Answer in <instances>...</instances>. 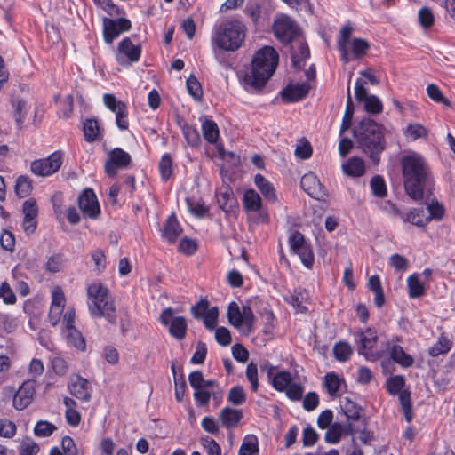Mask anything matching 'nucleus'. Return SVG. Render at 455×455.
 I'll list each match as a JSON object with an SVG mask.
<instances>
[{
    "label": "nucleus",
    "mask_w": 455,
    "mask_h": 455,
    "mask_svg": "<svg viewBox=\"0 0 455 455\" xmlns=\"http://www.w3.org/2000/svg\"><path fill=\"white\" fill-rule=\"evenodd\" d=\"M402 178L406 194L413 200H421L432 182L428 163L419 154L410 152L400 160Z\"/></svg>",
    "instance_id": "f257e3e1"
},
{
    "label": "nucleus",
    "mask_w": 455,
    "mask_h": 455,
    "mask_svg": "<svg viewBox=\"0 0 455 455\" xmlns=\"http://www.w3.org/2000/svg\"><path fill=\"white\" fill-rule=\"evenodd\" d=\"M279 61L277 52L271 46H264L256 52L251 68L243 75L242 83L248 92L261 90L275 73Z\"/></svg>",
    "instance_id": "f03ea898"
},
{
    "label": "nucleus",
    "mask_w": 455,
    "mask_h": 455,
    "mask_svg": "<svg viewBox=\"0 0 455 455\" xmlns=\"http://www.w3.org/2000/svg\"><path fill=\"white\" fill-rule=\"evenodd\" d=\"M359 148L379 163V155L385 148L383 127L370 118H363L354 132Z\"/></svg>",
    "instance_id": "7ed1b4c3"
},
{
    "label": "nucleus",
    "mask_w": 455,
    "mask_h": 455,
    "mask_svg": "<svg viewBox=\"0 0 455 455\" xmlns=\"http://www.w3.org/2000/svg\"><path fill=\"white\" fill-rule=\"evenodd\" d=\"M88 309L93 317H104L108 323H116V309L108 288L100 282H93L87 287Z\"/></svg>",
    "instance_id": "20e7f679"
},
{
    "label": "nucleus",
    "mask_w": 455,
    "mask_h": 455,
    "mask_svg": "<svg viewBox=\"0 0 455 455\" xmlns=\"http://www.w3.org/2000/svg\"><path fill=\"white\" fill-rule=\"evenodd\" d=\"M244 36V25L238 20H230L215 28L212 42L220 50L234 52L242 45Z\"/></svg>",
    "instance_id": "39448f33"
},
{
    "label": "nucleus",
    "mask_w": 455,
    "mask_h": 455,
    "mask_svg": "<svg viewBox=\"0 0 455 455\" xmlns=\"http://www.w3.org/2000/svg\"><path fill=\"white\" fill-rule=\"evenodd\" d=\"M353 28L349 25L344 26L339 31L337 44L341 54V60L348 63L352 56L354 58L363 57L370 45L367 41L361 38L351 39Z\"/></svg>",
    "instance_id": "423d86ee"
},
{
    "label": "nucleus",
    "mask_w": 455,
    "mask_h": 455,
    "mask_svg": "<svg viewBox=\"0 0 455 455\" xmlns=\"http://www.w3.org/2000/svg\"><path fill=\"white\" fill-rule=\"evenodd\" d=\"M228 318L231 325L235 328L243 326L247 333L252 330L254 315L249 306H243L242 310L235 302H231L228 309Z\"/></svg>",
    "instance_id": "0eeeda50"
},
{
    "label": "nucleus",
    "mask_w": 455,
    "mask_h": 455,
    "mask_svg": "<svg viewBox=\"0 0 455 455\" xmlns=\"http://www.w3.org/2000/svg\"><path fill=\"white\" fill-rule=\"evenodd\" d=\"M275 37L283 44L291 43L299 34L295 21L287 15L279 16L273 24Z\"/></svg>",
    "instance_id": "6e6552de"
},
{
    "label": "nucleus",
    "mask_w": 455,
    "mask_h": 455,
    "mask_svg": "<svg viewBox=\"0 0 455 455\" xmlns=\"http://www.w3.org/2000/svg\"><path fill=\"white\" fill-rule=\"evenodd\" d=\"M160 323L167 326L169 333L178 340H182L187 333V321L183 316H174L172 307L165 308L160 317Z\"/></svg>",
    "instance_id": "1a4fd4ad"
},
{
    "label": "nucleus",
    "mask_w": 455,
    "mask_h": 455,
    "mask_svg": "<svg viewBox=\"0 0 455 455\" xmlns=\"http://www.w3.org/2000/svg\"><path fill=\"white\" fill-rule=\"evenodd\" d=\"M62 162V154L60 151H55L46 158L32 162L30 164V170L36 175L46 177L58 172Z\"/></svg>",
    "instance_id": "9d476101"
},
{
    "label": "nucleus",
    "mask_w": 455,
    "mask_h": 455,
    "mask_svg": "<svg viewBox=\"0 0 455 455\" xmlns=\"http://www.w3.org/2000/svg\"><path fill=\"white\" fill-rule=\"evenodd\" d=\"M141 55V47L134 44L130 37H124L116 52V60L122 66L137 62Z\"/></svg>",
    "instance_id": "9b49d317"
},
{
    "label": "nucleus",
    "mask_w": 455,
    "mask_h": 455,
    "mask_svg": "<svg viewBox=\"0 0 455 455\" xmlns=\"http://www.w3.org/2000/svg\"><path fill=\"white\" fill-rule=\"evenodd\" d=\"M132 28L131 21L125 18L119 19H103V36L108 44H111L121 33L129 31Z\"/></svg>",
    "instance_id": "f8f14e48"
},
{
    "label": "nucleus",
    "mask_w": 455,
    "mask_h": 455,
    "mask_svg": "<svg viewBox=\"0 0 455 455\" xmlns=\"http://www.w3.org/2000/svg\"><path fill=\"white\" fill-rule=\"evenodd\" d=\"M104 104L106 107L116 114V124L120 130H126L129 126L127 118L126 105L117 100L114 94L106 93L103 96Z\"/></svg>",
    "instance_id": "ddd939ff"
},
{
    "label": "nucleus",
    "mask_w": 455,
    "mask_h": 455,
    "mask_svg": "<svg viewBox=\"0 0 455 455\" xmlns=\"http://www.w3.org/2000/svg\"><path fill=\"white\" fill-rule=\"evenodd\" d=\"M130 155L120 148H116L108 153L105 163V171L110 177H115L118 168H124L131 163Z\"/></svg>",
    "instance_id": "4468645a"
},
{
    "label": "nucleus",
    "mask_w": 455,
    "mask_h": 455,
    "mask_svg": "<svg viewBox=\"0 0 455 455\" xmlns=\"http://www.w3.org/2000/svg\"><path fill=\"white\" fill-rule=\"evenodd\" d=\"M68 389L73 396L82 402H89L92 398V387L89 381L79 375L70 378Z\"/></svg>",
    "instance_id": "2eb2a0df"
},
{
    "label": "nucleus",
    "mask_w": 455,
    "mask_h": 455,
    "mask_svg": "<svg viewBox=\"0 0 455 455\" xmlns=\"http://www.w3.org/2000/svg\"><path fill=\"white\" fill-rule=\"evenodd\" d=\"M80 210L84 215L94 219L100 213V205L92 189L87 188L78 197Z\"/></svg>",
    "instance_id": "dca6fc26"
},
{
    "label": "nucleus",
    "mask_w": 455,
    "mask_h": 455,
    "mask_svg": "<svg viewBox=\"0 0 455 455\" xmlns=\"http://www.w3.org/2000/svg\"><path fill=\"white\" fill-rule=\"evenodd\" d=\"M309 88L307 83L289 84L282 91L281 96L285 102L299 101L307 95Z\"/></svg>",
    "instance_id": "f3484780"
},
{
    "label": "nucleus",
    "mask_w": 455,
    "mask_h": 455,
    "mask_svg": "<svg viewBox=\"0 0 455 455\" xmlns=\"http://www.w3.org/2000/svg\"><path fill=\"white\" fill-rule=\"evenodd\" d=\"M300 185L303 190L313 198L319 199L324 194L319 180L311 172L302 176Z\"/></svg>",
    "instance_id": "a211bd4d"
},
{
    "label": "nucleus",
    "mask_w": 455,
    "mask_h": 455,
    "mask_svg": "<svg viewBox=\"0 0 455 455\" xmlns=\"http://www.w3.org/2000/svg\"><path fill=\"white\" fill-rule=\"evenodd\" d=\"M395 212L404 222H410L418 227H424L429 222L430 217H427V212L422 208L413 209L407 213L399 211Z\"/></svg>",
    "instance_id": "6ab92c4d"
},
{
    "label": "nucleus",
    "mask_w": 455,
    "mask_h": 455,
    "mask_svg": "<svg viewBox=\"0 0 455 455\" xmlns=\"http://www.w3.org/2000/svg\"><path fill=\"white\" fill-rule=\"evenodd\" d=\"M243 416L241 410L225 407L220 411V419L225 427L234 428L239 425Z\"/></svg>",
    "instance_id": "aec40b11"
},
{
    "label": "nucleus",
    "mask_w": 455,
    "mask_h": 455,
    "mask_svg": "<svg viewBox=\"0 0 455 455\" xmlns=\"http://www.w3.org/2000/svg\"><path fill=\"white\" fill-rule=\"evenodd\" d=\"M182 228H180L174 214L171 215L164 227L162 236L169 243H174L180 235Z\"/></svg>",
    "instance_id": "412c9836"
},
{
    "label": "nucleus",
    "mask_w": 455,
    "mask_h": 455,
    "mask_svg": "<svg viewBox=\"0 0 455 455\" xmlns=\"http://www.w3.org/2000/svg\"><path fill=\"white\" fill-rule=\"evenodd\" d=\"M291 54L293 66L300 68L304 66L305 60L309 58L308 45L305 42L299 41L297 47L291 46Z\"/></svg>",
    "instance_id": "4be33fe9"
},
{
    "label": "nucleus",
    "mask_w": 455,
    "mask_h": 455,
    "mask_svg": "<svg viewBox=\"0 0 455 455\" xmlns=\"http://www.w3.org/2000/svg\"><path fill=\"white\" fill-rule=\"evenodd\" d=\"M254 182L267 200L272 203L277 201V196L273 184L270 183L264 176L261 174H256L254 177Z\"/></svg>",
    "instance_id": "5701e85b"
},
{
    "label": "nucleus",
    "mask_w": 455,
    "mask_h": 455,
    "mask_svg": "<svg viewBox=\"0 0 455 455\" xmlns=\"http://www.w3.org/2000/svg\"><path fill=\"white\" fill-rule=\"evenodd\" d=\"M378 339V336L375 331L368 329L365 331L359 333L360 347L358 352L361 355L367 356V350L371 349Z\"/></svg>",
    "instance_id": "b1692460"
},
{
    "label": "nucleus",
    "mask_w": 455,
    "mask_h": 455,
    "mask_svg": "<svg viewBox=\"0 0 455 455\" xmlns=\"http://www.w3.org/2000/svg\"><path fill=\"white\" fill-rule=\"evenodd\" d=\"M408 295L410 298H420L425 294L424 281L420 279V275L413 274L407 278Z\"/></svg>",
    "instance_id": "393cba45"
},
{
    "label": "nucleus",
    "mask_w": 455,
    "mask_h": 455,
    "mask_svg": "<svg viewBox=\"0 0 455 455\" xmlns=\"http://www.w3.org/2000/svg\"><path fill=\"white\" fill-rule=\"evenodd\" d=\"M390 357L402 367L408 368L414 363L411 355L405 353L401 346L394 345L389 350Z\"/></svg>",
    "instance_id": "a878e982"
},
{
    "label": "nucleus",
    "mask_w": 455,
    "mask_h": 455,
    "mask_svg": "<svg viewBox=\"0 0 455 455\" xmlns=\"http://www.w3.org/2000/svg\"><path fill=\"white\" fill-rule=\"evenodd\" d=\"M342 168L345 173L352 177H360L365 172L364 162L359 157H351Z\"/></svg>",
    "instance_id": "bb28decb"
},
{
    "label": "nucleus",
    "mask_w": 455,
    "mask_h": 455,
    "mask_svg": "<svg viewBox=\"0 0 455 455\" xmlns=\"http://www.w3.org/2000/svg\"><path fill=\"white\" fill-rule=\"evenodd\" d=\"M243 204L247 211L258 212L261 209L262 200L254 189H249L243 194Z\"/></svg>",
    "instance_id": "cd10ccee"
},
{
    "label": "nucleus",
    "mask_w": 455,
    "mask_h": 455,
    "mask_svg": "<svg viewBox=\"0 0 455 455\" xmlns=\"http://www.w3.org/2000/svg\"><path fill=\"white\" fill-rule=\"evenodd\" d=\"M404 387L405 378L402 375L390 377L386 382L387 392L392 395H398L399 398L403 393L409 392L408 390L404 389Z\"/></svg>",
    "instance_id": "c85d7f7f"
},
{
    "label": "nucleus",
    "mask_w": 455,
    "mask_h": 455,
    "mask_svg": "<svg viewBox=\"0 0 455 455\" xmlns=\"http://www.w3.org/2000/svg\"><path fill=\"white\" fill-rule=\"evenodd\" d=\"M452 347V341L450 340L446 336L441 335L437 342L429 347L428 354L433 357H436L440 355L447 354Z\"/></svg>",
    "instance_id": "c756f323"
},
{
    "label": "nucleus",
    "mask_w": 455,
    "mask_h": 455,
    "mask_svg": "<svg viewBox=\"0 0 455 455\" xmlns=\"http://www.w3.org/2000/svg\"><path fill=\"white\" fill-rule=\"evenodd\" d=\"M28 381H24L13 396V406L17 410H24L28 406Z\"/></svg>",
    "instance_id": "7c9ffc66"
},
{
    "label": "nucleus",
    "mask_w": 455,
    "mask_h": 455,
    "mask_svg": "<svg viewBox=\"0 0 455 455\" xmlns=\"http://www.w3.org/2000/svg\"><path fill=\"white\" fill-rule=\"evenodd\" d=\"M65 337L68 342L80 351H84L86 347L85 339L81 332L74 328L65 330Z\"/></svg>",
    "instance_id": "2f4dec72"
},
{
    "label": "nucleus",
    "mask_w": 455,
    "mask_h": 455,
    "mask_svg": "<svg viewBox=\"0 0 455 455\" xmlns=\"http://www.w3.org/2000/svg\"><path fill=\"white\" fill-rule=\"evenodd\" d=\"M258 439L253 435H246L239 450V455H258Z\"/></svg>",
    "instance_id": "473e14b6"
},
{
    "label": "nucleus",
    "mask_w": 455,
    "mask_h": 455,
    "mask_svg": "<svg viewBox=\"0 0 455 455\" xmlns=\"http://www.w3.org/2000/svg\"><path fill=\"white\" fill-rule=\"evenodd\" d=\"M188 211L197 218H203L209 209L202 199L188 197L186 199Z\"/></svg>",
    "instance_id": "72a5a7b5"
},
{
    "label": "nucleus",
    "mask_w": 455,
    "mask_h": 455,
    "mask_svg": "<svg viewBox=\"0 0 455 455\" xmlns=\"http://www.w3.org/2000/svg\"><path fill=\"white\" fill-rule=\"evenodd\" d=\"M202 130L205 140L212 144L217 141L220 132L215 122L212 120H205L202 124Z\"/></svg>",
    "instance_id": "f704fd0d"
},
{
    "label": "nucleus",
    "mask_w": 455,
    "mask_h": 455,
    "mask_svg": "<svg viewBox=\"0 0 455 455\" xmlns=\"http://www.w3.org/2000/svg\"><path fill=\"white\" fill-rule=\"evenodd\" d=\"M292 378L289 371H283L276 373L272 380L271 384L273 387L277 391H284L289 385L291 383Z\"/></svg>",
    "instance_id": "c9c22d12"
},
{
    "label": "nucleus",
    "mask_w": 455,
    "mask_h": 455,
    "mask_svg": "<svg viewBox=\"0 0 455 455\" xmlns=\"http://www.w3.org/2000/svg\"><path fill=\"white\" fill-rule=\"evenodd\" d=\"M406 138L412 140L426 138L427 136V129L420 124L415 123L409 124L404 130Z\"/></svg>",
    "instance_id": "e433bc0d"
},
{
    "label": "nucleus",
    "mask_w": 455,
    "mask_h": 455,
    "mask_svg": "<svg viewBox=\"0 0 455 455\" xmlns=\"http://www.w3.org/2000/svg\"><path fill=\"white\" fill-rule=\"evenodd\" d=\"M84 133L86 141L92 142L96 140L100 135V128L95 119H87L84 123Z\"/></svg>",
    "instance_id": "4c0bfd02"
},
{
    "label": "nucleus",
    "mask_w": 455,
    "mask_h": 455,
    "mask_svg": "<svg viewBox=\"0 0 455 455\" xmlns=\"http://www.w3.org/2000/svg\"><path fill=\"white\" fill-rule=\"evenodd\" d=\"M353 353L351 346L347 342H339L333 347V354L337 360L340 362L347 361Z\"/></svg>",
    "instance_id": "58836bf2"
},
{
    "label": "nucleus",
    "mask_w": 455,
    "mask_h": 455,
    "mask_svg": "<svg viewBox=\"0 0 455 455\" xmlns=\"http://www.w3.org/2000/svg\"><path fill=\"white\" fill-rule=\"evenodd\" d=\"M218 202L220 208L226 212H231L235 205V198L230 189H227L225 192L221 193L218 197Z\"/></svg>",
    "instance_id": "ea45409f"
},
{
    "label": "nucleus",
    "mask_w": 455,
    "mask_h": 455,
    "mask_svg": "<svg viewBox=\"0 0 455 455\" xmlns=\"http://www.w3.org/2000/svg\"><path fill=\"white\" fill-rule=\"evenodd\" d=\"M295 254H297L302 264L307 267L311 268L314 264V253L311 249V246L309 244L305 245L304 247H301L296 251H293Z\"/></svg>",
    "instance_id": "a19ab883"
},
{
    "label": "nucleus",
    "mask_w": 455,
    "mask_h": 455,
    "mask_svg": "<svg viewBox=\"0 0 455 455\" xmlns=\"http://www.w3.org/2000/svg\"><path fill=\"white\" fill-rule=\"evenodd\" d=\"M324 380L327 392L332 396L336 395L340 387V379L339 376L334 372H328L324 377Z\"/></svg>",
    "instance_id": "79ce46f5"
},
{
    "label": "nucleus",
    "mask_w": 455,
    "mask_h": 455,
    "mask_svg": "<svg viewBox=\"0 0 455 455\" xmlns=\"http://www.w3.org/2000/svg\"><path fill=\"white\" fill-rule=\"evenodd\" d=\"M56 429L57 427H55V425L48 421L40 420L36 424L34 427V434L37 437H48Z\"/></svg>",
    "instance_id": "37998d69"
},
{
    "label": "nucleus",
    "mask_w": 455,
    "mask_h": 455,
    "mask_svg": "<svg viewBox=\"0 0 455 455\" xmlns=\"http://www.w3.org/2000/svg\"><path fill=\"white\" fill-rule=\"evenodd\" d=\"M354 106L351 100L350 89L347 90V108L343 116L342 124L340 126V134L346 132L351 125L352 116H353Z\"/></svg>",
    "instance_id": "c03bdc74"
},
{
    "label": "nucleus",
    "mask_w": 455,
    "mask_h": 455,
    "mask_svg": "<svg viewBox=\"0 0 455 455\" xmlns=\"http://www.w3.org/2000/svg\"><path fill=\"white\" fill-rule=\"evenodd\" d=\"M161 178L167 180L172 174V160L169 154L163 155L159 163Z\"/></svg>",
    "instance_id": "a18cd8bd"
},
{
    "label": "nucleus",
    "mask_w": 455,
    "mask_h": 455,
    "mask_svg": "<svg viewBox=\"0 0 455 455\" xmlns=\"http://www.w3.org/2000/svg\"><path fill=\"white\" fill-rule=\"evenodd\" d=\"M342 408L347 419L358 420L360 419L362 409L355 403L347 399Z\"/></svg>",
    "instance_id": "49530a36"
},
{
    "label": "nucleus",
    "mask_w": 455,
    "mask_h": 455,
    "mask_svg": "<svg viewBox=\"0 0 455 455\" xmlns=\"http://www.w3.org/2000/svg\"><path fill=\"white\" fill-rule=\"evenodd\" d=\"M12 104L14 108L13 115L15 117L16 124L18 126H20L25 118V112H23V110L26 109V100L18 98L12 99Z\"/></svg>",
    "instance_id": "de8ad7c7"
},
{
    "label": "nucleus",
    "mask_w": 455,
    "mask_h": 455,
    "mask_svg": "<svg viewBox=\"0 0 455 455\" xmlns=\"http://www.w3.org/2000/svg\"><path fill=\"white\" fill-rule=\"evenodd\" d=\"M364 108L368 113L379 114L383 110L381 100L375 95H370L364 100Z\"/></svg>",
    "instance_id": "09e8293b"
},
{
    "label": "nucleus",
    "mask_w": 455,
    "mask_h": 455,
    "mask_svg": "<svg viewBox=\"0 0 455 455\" xmlns=\"http://www.w3.org/2000/svg\"><path fill=\"white\" fill-rule=\"evenodd\" d=\"M343 434V427L340 424H332L325 433L324 439L329 443H337Z\"/></svg>",
    "instance_id": "8fccbe9b"
},
{
    "label": "nucleus",
    "mask_w": 455,
    "mask_h": 455,
    "mask_svg": "<svg viewBox=\"0 0 455 455\" xmlns=\"http://www.w3.org/2000/svg\"><path fill=\"white\" fill-rule=\"evenodd\" d=\"M372 194L378 197H384L387 195L386 183L382 177L376 175L371 180Z\"/></svg>",
    "instance_id": "3c124183"
},
{
    "label": "nucleus",
    "mask_w": 455,
    "mask_h": 455,
    "mask_svg": "<svg viewBox=\"0 0 455 455\" xmlns=\"http://www.w3.org/2000/svg\"><path fill=\"white\" fill-rule=\"evenodd\" d=\"M427 93L431 100L437 103H443L448 107L451 105L450 101L443 95L439 87L434 84L427 85Z\"/></svg>",
    "instance_id": "603ef678"
},
{
    "label": "nucleus",
    "mask_w": 455,
    "mask_h": 455,
    "mask_svg": "<svg viewBox=\"0 0 455 455\" xmlns=\"http://www.w3.org/2000/svg\"><path fill=\"white\" fill-rule=\"evenodd\" d=\"M187 89L188 93L195 99L200 100L203 95V91L200 83L196 76H190L187 79Z\"/></svg>",
    "instance_id": "864d4df0"
},
{
    "label": "nucleus",
    "mask_w": 455,
    "mask_h": 455,
    "mask_svg": "<svg viewBox=\"0 0 455 455\" xmlns=\"http://www.w3.org/2000/svg\"><path fill=\"white\" fill-rule=\"evenodd\" d=\"M218 315V307H213L211 308H207L204 315V323L208 330L212 331L216 328Z\"/></svg>",
    "instance_id": "5fc2aeb1"
},
{
    "label": "nucleus",
    "mask_w": 455,
    "mask_h": 455,
    "mask_svg": "<svg viewBox=\"0 0 455 455\" xmlns=\"http://www.w3.org/2000/svg\"><path fill=\"white\" fill-rule=\"evenodd\" d=\"M400 404L407 422H411L413 417L411 411V393L404 392L401 395Z\"/></svg>",
    "instance_id": "6e6d98bb"
},
{
    "label": "nucleus",
    "mask_w": 455,
    "mask_h": 455,
    "mask_svg": "<svg viewBox=\"0 0 455 455\" xmlns=\"http://www.w3.org/2000/svg\"><path fill=\"white\" fill-rule=\"evenodd\" d=\"M228 401L234 405H240L245 401L244 389L241 386L232 387L228 393Z\"/></svg>",
    "instance_id": "4d7b16f0"
},
{
    "label": "nucleus",
    "mask_w": 455,
    "mask_h": 455,
    "mask_svg": "<svg viewBox=\"0 0 455 455\" xmlns=\"http://www.w3.org/2000/svg\"><path fill=\"white\" fill-rule=\"evenodd\" d=\"M245 13L257 23L261 15V7L256 0H249L245 7Z\"/></svg>",
    "instance_id": "13d9d810"
},
{
    "label": "nucleus",
    "mask_w": 455,
    "mask_h": 455,
    "mask_svg": "<svg viewBox=\"0 0 455 455\" xmlns=\"http://www.w3.org/2000/svg\"><path fill=\"white\" fill-rule=\"evenodd\" d=\"M246 377L251 383V388L253 392H257L259 387L258 381V367L254 363H250L246 368Z\"/></svg>",
    "instance_id": "bf43d9fd"
},
{
    "label": "nucleus",
    "mask_w": 455,
    "mask_h": 455,
    "mask_svg": "<svg viewBox=\"0 0 455 455\" xmlns=\"http://www.w3.org/2000/svg\"><path fill=\"white\" fill-rule=\"evenodd\" d=\"M14 190L20 198L28 196V178L25 175H20L16 180Z\"/></svg>",
    "instance_id": "052dcab7"
},
{
    "label": "nucleus",
    "mask_w": 455,
    "mask_h": 455,
    "mask_svg": "<svg viewBox=\"0 0 455 455\" xmlns=\"http://www.w3.org/2000/svg\"><path fill=\"white\" fill-rule=\"evenodd\" d=\"M65 302L66 299L62 288L60 286H54L52 290L51 307H60L64 309Z\"/></svg>",
    "instance_id": "680f3d73"
},
{
    "label": "nucleus",
    "mask_w": 455,
    "mask_h": 455,
    "mask_svg": "<svg viewBox=\"0 0 455 455\" xmlns=\"http://www.w3.org/2000/svg\"><path fill=\"white\" fill-rule=\"evenodd\" d=\"M62 263H63L62 255L61 254H54L48 259V260L45 264V267L51 273H57V272L60 271V269L62 267Z\"/></svg>",
    "instance_id": "e2e57ef3"
},
{
    "label": "nucleus",
    "mask_w": 455,
    "mask_h": 455,
    "mask_svg": "<svg viewBox=\"0 0 455 455\" xmlns=\"http://www.w3.org/2000/svg\"><path fill=\"white\" fill-rule=\"evenodd\" d=\"M419 20L422 27L430 28L435 20L432 11L427 7L421 8L419 12Z\"/></svg>",
    "instance_id": "0e129e2a"
},
{
    "label": "nucleus",
    "mask_w": 455,
    "mask_h": 455,
    "mask_svg": "<svg viewBox=\"0 0 455 455\" xmlns=\"http://www.w3.org/2000/svg\"><path fill=\"white\" fill-rule=\"evenodd\" d=\"M289 244L291 251H294L308 243L301 233L295 231L289 237Z\"/></svg>",
    "instance_id": "69168bd1"
},
{
    "label": "nucleus",
    "mask_w": 455,
    "mask_h": 455,
    "mask_svg": "<svg viewBox=\"0 0 455 455\" xmlns=\"http://www.w3.org/2000/svg\"><path fill=\"white\" fill-rule=\"evenodd\" d=\"M183 133L184 136L188 141V143L192 146L196 147L198 146L200 143V136L197 132V130L192 126H186L183 128Z\"/></svg>",
    "instance_id": "338daca9"
},
{
    "label": "nucleus",
    "mask_w": 455,
    "mask_h": 455,
    "mask_svg": "<svg viewBox=\"0 0 455 455\" xmlns=\"http://www.w3.org/2000/svg\"><path fill=\"white\" fill-rule=\"evenodd\" d=\"M202 444L209 455H221V448L213 439L202 438Z\"/></svg>",
    "instance_id": "774afa93"
}]
</instances>
